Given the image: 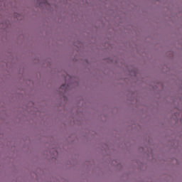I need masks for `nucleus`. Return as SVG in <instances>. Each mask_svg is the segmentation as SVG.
<instances>
[{
	"instance_id": "f03ea898",
	"label": "nucleus",
	"mask_w": 182,
	"mask_h": 182,
	"mask_svg": "<svg viewBox=\"0 0 182 182\" xmlns=\"http://www.w3.org/2000/svg\"><path fill=\"white\" fill-rule=\"evenodd\" d=\"M64 92H66V88L64 90Z\"/></svg>"
},
{
	"instance_id": "f257e3e1",
	"label": "nucleus",
	"mask_w": 182,
	"mask_h": 182,
	"mask_svg": "<svg viewBox=\"0 0 182 182\" xmlns=\"http://www.w3.org/2000/svg\"><path fill=\"white\" fill-rule=\"evenodd\" d=\"M65 86H66V85H61L60 89H65Z\"/></svg>"
}]
</instances>
